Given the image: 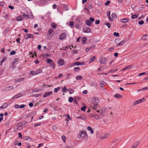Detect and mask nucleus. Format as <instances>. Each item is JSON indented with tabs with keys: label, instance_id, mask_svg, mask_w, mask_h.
I'll list each match as a JSON object with an SVG mask.
<instances>
[{
	"label": "nucleus",
	"instance_id": "f257e3e1",
	"mask_svg": "<svg viewBox=\"0 0 148 148\" xmlns=\"http://www.w3.org/2000/svg\"><path fill=\"white\" fill-rule=\"evenodd\" d=\"M78 138L79 139L84 138L85 140H87L88 139V136L86 132L82 131L79 133Z\"/></svg>",
	"mask_w": 148,
	"mask_h": 148
},
{
	"label": "nucleus",
	"instance_id": "f03ea898",
	"mask_svg": "<svg viewBox=\"0 0 148 148\" xmlns=\"http://www.w3.org/2000/svg\"><path fill=\"white\" fill-rule=\"evenodd\" d=\"M145 99L144 98L140 99L138 100H137L136 101L134 102H133V106H135L138 104H139L140 103H142L143 102L145 101Z\"/></svg>",
	"mask_w": 148,
	"mask_h": 148
},
{
	"label": "nucleus",
	"instance_id": "7ed1b4c3",
	"mask_svg": "<svg viewBox=\"0 0 148 148\" xmlns=\"http://www.w3.org/2000/svg\"><path fill=\"white\" fill-rule=\"evenodd\" d=\"M100 101V99L98 97H95L93 98L92 100V104H97L99 103Z\"/></svg>",
	"mask_w": 148,
	"mask_h": 148
},
{
	"label": "nucleus",
	"instance_id": "20e7f679",
	"mask_svg": "<svg viewBox=\"0 0 148 148\" xmlns=\"http://www.w3.org/2000/svg\"><path fill=\"white\" fill-rule=\"evenodd\" d=\"M34 36L33 34H26L24 35V38L26 40L29 38H33Z\"/></svg>",
	"mask_w": 148,
	"mask_h": 148
},
{
	"label": "nucleus",
	"instance_id": "39448f33",
	"mask_svg": "<svg viewBox=\"0 0 148 148\" xmlns=\"http://www.w3.org/2000/svg\"><path fill=\"white\" fill-rule=\"evenodd\" d=\"M52 91H50L49 92H45L43 95V97L45 98L48 96H49L51 95L52 94Z\"/></svg>",
	"mask_w": 148,
	"mask_h": 148
},
{
	"label": "nucleus",
	"instance_id": "423d86ee",
	"mask_svg": "<svg viewBox=\"0 0 148 148\" xmlns=\"http://www.w3.org/2000/svg\"><path fill=\"white\" fill-rule=\"evenodd\" d=\"M77 119L84 120L86 119L85 116L83 114H81L80 116L76 117Z\"/></svg>",
	"mask_w": 148,
	"mask_h": 148
},
{
	"label": "nucleus",
	"instance_id": "0eeeda50",
	"mask_svg": "<svg viewBox=\"0 0 148 148\" xmlns=\"http://www.w3.org/2000/svg\"><path fill=\"white\" fill-rule=\"evenodd\" d=\"M66 35L65 33H62L60 36V40H63L66 38Z\"/></svg>",
	"mask_w": 148,
	"mask_h": 148
},
{
	"label": "nucleus",
	"instance_id": "6e6552de",
	"mask_svg": "<svg viewBox=\"0 0 148 148\" xmlns=\"http://www.w3.org/2000/svg\"><path fill=\"white\" fill-rule=\"evenodd\" d=\"M90 31L91 29L90 28L86 27L83 29V32L84 33H89L90 32Z\"/></svg>",
	"mask_w": 148,
	"mask_h": 148
},
{
	"label": "nucleus",
	"instance_id": "1a4fd4ad",
	"mask_svg": "<svg viewBox=\"0 0 148 148\" xmlns=\"http://www.w3.org/2000/svg\"><path fill=\"white\" fill-rule=\"evenodd\" d=\"M64 61L62 59H60L57 62L58 64L60 66H62L64 64Z\"/></svg>",
	"mask_w": 148,
	"mask_h": 148
},
{
	"label": "nucleus",
	"instance_id": "9d476101",
	"mask_svg": "<svg viewBox=\"0 0 148 148\" xmlns=\"http://www.w3.org/2000/svg\"><path fill=\"white\" fill-rule=\"evenodd\" d=\"M43 72V71L41 69H39L34 71V74H33V75H35Z\"/></svg>",
	"mask_w": 148,
	"mask_h": 148
},
{
	"label": "nucleus",
	"instance_id": "9b49d317",
	"mask_svg": "<svg viewBox=\"0 0 148 148\" xmlns=\"http://www.w3.org/2000/svg\"><path fill=\"white\" fill-rule=\"evenodd\" d=\"M141 39L143 40H148V34H145L141 38Z\"/></svg>",
	"mask_w": 148,
	"mask_h": 148
},
{
	"label": "nucleus",
	"instance_id": "f8f14e48",
	"mask_svg": "<svg viewBox=\"0 0 148 148\" xmlns=\"http://www.w3.org/2000/svg\"><path fill=\"white\" fill-rule=\"evenodd\" d=\"M129 21V20L128 18H125L121 19L120 22L123 23H125Z\"/></svg>",
	"mask_w": 148,
	"mask_h": 148
},
{
	"label": "nucleus",
	"instance_id": "ddd939ff",
	"mask_svg": "<svg viewBox=\"0 0 148 148\" xmlns=\"http://www.w3.org/2000/svg\"><path fill=\"white\" fill-rule=\"evenodd\" d=\"M93 106H91V108L92 110H95L97 108L98 106V104H93Z\"/></svg>",
	"mask_w": 148,
	"mask_h": 148
},
{
	"label": "nucleus",
	"instance_id": "4468645a",
	"mask_svg": "<svg viewBox=\"0 0 148 148\" xmlns=\"http://www.w3.org/2000/svg\"><path fill=\"white\" fill-rule=\"evenodd\" d=\"M8 106V104L7 103H4L3 105L0 107V108L1 109H4L6 108Z\"/></svg>",
	"mask_w": 148,
	"mask_h": 148
},
{
	"label": "nucleus",
	"instance_id": "2eb2a0df",
	"mask_svg": "<svg viewBox=\"0 0 148 148\" xmlns=\"http://www.w3.org/2000/svg\"><path fill=\"white\" fill-rule=\"evenodd\" d=\"M125 41L124 40H123L121 41L119 43H118L116 45L117 46H120L121 45H122L123 44H124L125 43Z\"/></svg>",
	"mask_w": 148,
	"mask_h": 148
},
{
	"label": "nucleus",
	"instance_id": "dca6fc26",
	"mask_svg": "<svg viewBox=\"0 0 148 148\" xmlns=\"http://www.w3.org/2000/svg\"><path fill=\"white\" fill-rule=\"evenodd\" d=\"M107 109L105 108H102L101 110V112H100V114L101 115H103L105 112L106 111Z\"/></svg>",
	"mask_w": 148,
	"mask_h": 148
},
{
	"label": "nucleus",
	"instance_id": "f3484780",
	"mask_svg": "<svg viewBox=\"0 0 148 148\" xmlns=\"http://www.w3.org/2000/svg\"><path fill=\"white\" fill-rule=\"evenodd\" d=\"M85 23L89 26H90L92 24L91 21H90V20H89V19H87Z\"/></svg>",
	"mask_w": 148,
	"mask_h": 148
},
{
	"label": "nucleus",
	"instance_id": "a211bd4d",
	"mask_svg": "<svg viewBox=\"0 0 148 148\" xmlns=\"http://www.w3.org/2000/svg\"><path fill=\"white\" fill-rule=\"evenodd\" d=\"M25 95V94L24 92H20L17 94L18 98L23 96Z\"/></svg>",
	"mask_w": 148,
	"mask_h": 148
},
{
	"label": "nucleus",
	"instance_id": "6ab92c4d",
	"mask_svg": "<svg viewBox=\"0 0 148 148\" xmlns=\"http://www.w3.org/2000/svg\"><path fill=\"white\" fill-rule=\"evenodd\" d=\"M77 80H81L83 78V77L81 75H78L75 77Z\"/></svg>",
	"mask_w": 148,
	"mask_h": 148
},
{
	"label": "nucleus",
	"instance_id": "aec40b11",
	"mask_svg": "<svg viewBox=\"0 0 148 148\" xmlns=\"http://www.w3.org/2000/svg\"><path fill=\"white\" fill-rule=\"evenodd\" d=\"M14 88L12 86H11L8 87H6V90H12Z\"/></svg>",
	"mask_w": 148,
	"mask_h": 148
},
{
	"label": "nucleus",
	"instance_id": "412c9836",
	"mask_svg": "<svg viewBox=\"0 0 148 148\" xmlns=\"http://www.w3.org/2000/svg\"><path fill=\"white\" fill-rule=\"evenodd\" d=\"M14 145H17L19 146H21L22 144L21 142H18V141H16L14 142Z\"/></svg>",
	"mask_w": 148,
	"mask_h": 148
},
{
	"label": "nucleus",
	"instance_id": "4be33fe9",
	"mask_svg": "<svg viewBox=\"0 0 148 148\" xmlns=\"http://www.w3.org/2000/svg\"><path fill=\"white\" fill-rule=\"evenodd\" d=\"M87 129L88 130L90 131V133L91 134H93L94 133L93 130L92 129L90 126H88L87 127Z\"/></svg>",
	"mask_w": 148,
	"mask_h": 148
},
{
	"label": "nucleus",
	"instance_id": "5701e85b",
	"mask_svg": "<svg viewBox=\"0 0 148 148\" xmlns=\"http://www.w3.org/2000/svg\"><path fill=\"white\" fill-rule=\"evenodd\" d=\"M16 19L18 21H21L23 19V18L21 16H19L17 17Z\"/></svg>",
	"mask_w": 148,
	"mask_h": 148
},
{
	"label": "nucleus",
	"instance_id": "b1692460",
	"mask_svg": "<svg viewBox=\"0 0 148 148\" xmlns=\"http://www.w3.org/2000/svg\"><path fill=\"white\" fill-rule=\"evenodd\" d=\"M63 9L65 11H67L69 10V7L68 6L65 4H64L63 5Z\"/></svg>",
	"mask_w": 148,
	"mask_h": 148
},
{
	"label": "nucleus",
	"instance_id": "393cba45",
	"mask_svg": "<svg viewBox=\"0 0 148 148\" xmlns=\"http://www.w3.org/2000/svg\"><path fill=\"white\" fill-rule=\"evenodd\" d=\"M114 97L117 99L122 97V96L118 94H116L114 95Z\"/></svg>",
	"mask_w": 148,
	"mask_h": 148
},
{
	"label": "nucleus",
	"instance_id": "a878e982",
	"mask_svg": "<svg viewBox=\"0 0 148 148\" xmlns=\"http://www.w3.org/2000/svg\"><path fill=\"white\" fill-rule=\"evenodd\" d=\"M86 38L85 37H84L82 38L81 39V41L82 43H85L86 41Z\"/></svg>",
	"mask_w": 148,
	"mask_h": 148
},
{
	"label": "nucleus",
	"instance_id": "bb28decb",
	"mask_svg": "<svg viewBox=\"0 0 148 148\" xmlns=\"http://www.w3.org/2000/svg\"><path fill=\"white\" fill-rule=\"evenodd\" d=\"M110 134L109 133L106 134L104 135L102 137V138L103 139L105 138H107L108 137L110 136Z\"/></svg>",
	"mask_w": 148,
	"mask_h": 148
},
{
	"label": "nucleus",
	"instance_id": "cd10ccee",
	"mask_svg": "<svg viewBox=\"0 0 148 148\" xmlns=\"http://www.w3.org/2000/svg\"><path fill=\"white\" fill-rule=\"evenodd\" d=\"M96 58L95 56H93L89 60V62L90 63H91L93 62L95 59Z\"/></svg>",
	"mask_w": 148,
	"mask_h": 148
},
{
	"label": "nucleus",
	"instance_id": "c85d7f7f",
	"mask_svg": "<svg viewBox=\"0 0 148 148\" xmlns=\"http://www.w3.org/2000/svg\"><path fill=\"white\" fill-rule=\"evenodd\" d=\"M80 62H76L74 63H73L72 66H78L80 65Z\"/></svg>",
	"mask_w": 148,
	"mask_h": 148
},
{
	"label": "nucleus",
	"instance_id": "c756f323",
	"mask_svg": "<svg viewBox=\"0 0 148 148\" xmlns=\"http://www.w3.org/2000/svg\"><path fill=\"white\" fill-rule=\"evenodd\" d=\"M42 124V123L41 122L37 123H36L34 125V127H36L39 126L40 125Z\"/></svg>",
	"mask_w": 148,
	"mask_h": 148
},
{
	"label": "nucleus",
	"instance_id": "7c9ffc66",
	"mask_svg": "<svg viewBox=\"0 0 148 148\" xmlns=\"http://www.w3.org/2000/svg\"><path fill=\"white\" fill-rule=\"evenodd\" d=\"M39 91H40V89H38L35 88V89H33L32 90V92H33L34 93V92H39Z\"/></svg>",
	"mask_w": 148,
	"mask_h": 148
},
{
	"label": "nucleus",
	"instance_id": "2f4dec72",
	"mask_svg": "<svg viewBox=\"0 0 148 148\" xmlns=\"http://www.w3.org/2000/svg\"><path fill=\"white\" fill-rule=\"evenodd\" d=\"M27 14L29 17L30 18H32L33 16L32 13L31 12H28Z\"/></svg>",
	"mask_w": 148,
	"mask_h": 148
},
{
	"label": "nucleus",
	"instance_id": "473e14b6",
	"mask_svg": "<svg viewBox=\"0 0 148 148\" xmlns=\"http://www.w3.org/2000/svg\"><path fill=\"white\" fill-rule=\"evenodd\" d=\"M74 24V22L73 21H71L70 22L69 25L71 27V28H72L73 27V26Z\"/></svg>",
	"mask_w": 148,
	"mask_h": 148
},
{
	"label": "nucleus",
	"instance_id": "72a5a7b5",
	"mask_svg": "<svg viewBox=\"0 0 148 148\" xmlns=\"http://www.w3.org/2000/svg\"><path fill=\"white\" fill-rule=\"evenodd\" d=\"M106 84V82L103 81H102L100 85L101 87H103V86L105 85Z\"/></svg>",
	"mask_w": 148,
	"mask_h": 148
},
{
	"label": "nucleus",
	"instance_id": "f704fd0d",
	"mask_svg": "<svg viewBox=\"0 0 148 148\" xmlns=\"http://www.w3.org/2000/svg\"><path fill=\"white\" fill-rule=\"evenodd\" d=\"M60 88L59 87H58L56 88H55L54 89V92L56 93L57 92L58 90H60Z\"/></svg>",
	"mask_w": 148,
	"mask_h": 148
},
{
	"label": "nucleus",
	"instance_id": "c9c22d12",
	"mask_svg": "<svg viewBox=\"0 0 148 148\" xmlns=\"http://www.w3.org/2000/svg\"><path fill=\"white\" fill-rule=\"evenodd\" d=\"M23 16L25 19L28 18H29L27 14H25L24 13H23Z\"/></svg>",
	"mask_w": 148,
	"mask_h": 148
},
{
	"label": "nucleus",
	"instance_id": "e433bc0d",
	"mask_svg": "<svg viewBox=\"0 0 148 148\" xmlns=\"http://www.w3.org/2000/svg\"><path fill=\"white\" fill-rule=\"evenodd\" d=\"M131 65H129L128 66H126V67H125V68H124V69H122V70L123 71H124V70H126L127 69H129L131 67Z\"/></svg>",
	"mask_w": 148,
	"mask_h": 148
},
{
	"label": "nucleus",
	"instance_id": "4c0bfd02",
	"mask_svg": "<svg viewBox=\"0 0 148 148\" xmlns=\"http://www.w3.org/2000/svg\"><path fill=\"white\" fill-rule=\"evenodd\" d=\"M25 79L24 78H22L17 79V81L18 82H20L22 81H23Z\"/></svg>",
	"mask_w": 148,
	"mask_h": 148
},
{
	"label": "nucleus",
	"instance_id": "58836bf2",
	"mask_svg": "<svg viewBox=\"0 0 148 148\" xmlns=\"http://www.w3.org/2000/svg\"><path fill=\"white\" fill-rule=\"evenodd\" d=\"M105 24L106 26H107L108 28H110L111 26V24L108 22L106 23H105Z\"/></svg>",
	"mask_w": 148,
	"mask_h": 148
},
{
	"label": "nucleus",
	"instance_id": "ea45409f",
	"mask_svg": "<svg viewBox=\"0 0 148 148\" xmlns=\"http://www.w3.org/2000/svg\"><path fill=\"white\" fill-rule=\"evenodd\" d=\"M73 101V98L72 97H69L68 101L70 103H71Z\"/></svg>",
	"mask_w": 148,
	"mask_h": 148
},
{
	"label": "nucleus",
	"instance_id": "a19ab883",
	"mask_svg": "<svg viewBox=\"0 0 148 148\" xmlns=\"http://www.w3.org/2000/svg\"><path fill=\"white\" fill-rule=\"evenodd\" d=\"M61 138L62 139L64 142V143L66 141V137L64 136H62Z\"/></svg>",
	"mask_w": 148,
	"mask_h": 148
},
{
	"label": "nucleus",
	"instance_id": "79ce46f5",
	"mask_svg": "<svg viewBox=\"0 0 148 148\" xmlns=\"http://www.w3.org/2000/svg\"><path fill=\"white\" fill-rule=\"evenodd\" d=\"M114 36L116 37H118L119 36V34L118 32H114Z\"/></svg>",
	"mask_w": 148,
	"mask_h": 148
},
{
	"label": "nucleus",
	"instance_id": "37998d69",
	"mask_svg": "<svg viewBox=\"0 0 148 148\" xmlns=\"http://www.w3.org/2000/svg\"><path fill=\"white\" fill-rule=\"evenodd\" d=\"M47 63L48 64H49L50 63L52 62H53V60L50 59H47Z\"/></svg>",
	"mask_w": 148,
	"mask_h": 148
},
{
	"label": "nucleus",
	"instance_id": "c03bdc74",
	"mask_svg": "<svg viewBox=\"0 0 148 148\" xmlns=\"http://www.w3.org/2000/svg\"><path fill=\"white\" fill-rule=\"evenodd\" d=\"M86 107V106H84L81 108V110L82 111L85 112V111Z\"/></svg>",
	"mask_w": 148,
	"mask_h": 148
},
{
	"label": "nucleus",
	"instance_id": "a18cd8bd",
	"mask_svg": "<svg viewBox=\"0 0 148 148\" xmlns=\"http://www.w3.org/2000/svg\"><path fill=\"white\" fill-rule=\"evenodd\" d=\"M68 90L65 86H64L62 88V91L63 92H64L66 90Z\"/></svg>",
	"mask_w": 148,
	"mask_h": 148
},
{
	"label": "nucleus",
	"instance_id": "49530a36",
	"mask_svg": "<svg viewBox=\"0 0 148 148\" xmlns=\"http://www.w3.org/2000/svg\"><path fill=\"white\" fill-rule=\"evenodd\" d=\"M68 49V47H63L62 48H60V50H63L64 51H66Z\"/></svg>",
	"mask_w": 148,
	"mask_h": 148
},
{
	"label": "nucleus",
	"instance_id": "de8ad7c7",
	"mask_svg": "<svg viewBox=\"0 0 148 148\" xmlns=\"http://www.w3.org/2000/svg\"><path fill=\"white\" fill-rule=\"evenodd\" d=\"M51 26L54 28H56V24L54 23H52L51 24Z\"/></svg>",
	"mask_w": 148,
	"mask_h": 148
},
{
	"label": "nucleus",
	"instance_id": "09e8293b",
	"mask_svg": "<svg viewBox=\"0 0 148 148\" xmlns=\"http://www.w3.org/2000/svg\"><path fill=\"white\" fill-rule=\"evenodd\" d=\"M16 53V52L14 51H12L10 53V55H14Z\"/></svg>",
	"mask_w": 148,
	"mask_h": 148
},
{
	"label": "nucleus",
	"instance_id": "8fccbe9b",
	"mask_svg": "<svg viewBox=\"0 0 148 148\" xmlns=\"http://www.w3.org/2000/svg\"><path fill=\"white\" fill-rule=\"evenodd\" d=\"M80 69V68L79 67H76L74 69V70L75 71H78V70H79Z\"/></svg>",
	"mask_w": 148,
	"mask_h": 148
},
{
	"label": "nucleus",
	"instance_id": "3c124183",
	"mask_svg": "<svg viewBox=\"0 0 148 148\" xmlns=\"http://www.w3.org/2000/svg\"><path fill=\"white\" fill-rule=\"evenodd\" d=\"M53 30L52 29H50L49 30V34H52V32H53Z\"/></svg>",
	"mask_w": 148,
	"mask_h": 148
},
{
	"label": "nucleus",
	"instance_id": "603ef678",
	"mask_svg": "<svg viewBox=\"0 0 148 148\" xmlns=\"http://www.w3.org/2000/svg\"><path fill=\"white\" fill-rule=\"evenodd\" d=\"M112 16L113 18H116V15L115 13H112L111 15Z\"/></svg>",
	"mask_w": 148,
	"mask_h": 148
},
{
	"label": "nucleus",
	"instance_id": "864d4df0",
	"mask_svg": "<svg viewBox=\"0 0 148 148\" xmlns=\"http://www.w3.org/2000/svg\"><path fill=\"white\" fill-rule=\"evenodd\" d=\"M138 24L140 25H142L144 23V22L143 20H141L138 21Z\"/></svg>",
	"mask_w": 148,
	"mask_h": 148
},
{
	"label": "nucleus",
	"instance_id": "5fc2aeb1",
	"mask_svg": "<svg viewBox=\"0 0 148 148\" xmlns=\"http://www.w3.org/2000/svg\"><path fill=\"white\" fill-rule=\"evenodd\" d=\"M69 92L70 94H72L74 92V90L73 89H70L69 91Z\"/></svg>",
	"mask_w": 148,
	"mask_h": 148
},
{
	"label": "nucleus",
	"instance_id": "6e6d98bb",
	"mask_svg": "<svg viewBox=\"0 0 148 148\" xmlns=\"http://www.w3.org/2000/svg\"><path fill=\"white\" fill-rule=\"evenodd\" d=\"M25 105L22 104L21 105H19V108H24L25 107Z\"/></svg>",
	"mask_w": 148,
	"mask_h": 148
},
{
	"label": "nucleus",
	"instance_id": "4d7b16f0",
	"mask_svg": "<svg viewBox=\"0 0 148 148\" xmlns=\"http://www.w3.org/2000/svg\"><path fill=\"white\" fill-rule=\"evenodd\" d=\"M110 3V1H107L105 3V5L106 6H108Z\"/></svg>",
	"mask_w": 148,
	"mask_h": 148
},
{
	"label": "nucleus",
	"instance_id": "13d9d810",
	"mask_svg": "<svg viewBox=\"0 0 148 148\" xmlns=\"http://www.w3.org/2000/svg\"><path fill=\"white\" fill-rule=\"evenodd\" d=\"M6 59V58H5V57H4L3 58L2 60L0 62V64H1L3 63V62Z\"/></svg>",
	"mask_w": 148,
	"mask_h": 148
},
{
	"label": "nucleus",
	"instance_id": "bf43d9fd",
	"mask_svg": "<svg viewBox=\"0 0 148 148\" xmlns=\"http://www.w3.org/2000/svg\"><path fill=\"white\" fill-rule=\"evenodd\" d=\"M131 17L132 18H137V16L136 14H133L131 16Z\"/></svg>",
	"mask_w": 148,
	"mask_h": 148
},
{
	"label": "nucleus",
	"instance_id": "052dcab7",
	"mask_svg": "<svg viewBox=\"0 0 148 148\" xmlns=\"http://www.w3.org/2000/svg\"><path fill=\"white\" fill-rule=\"evenodd\" d=\"M42 95L41 94H35L34 95V96L35 97H38L39 96H41Z\"/></svg>",
	"mask_w": 148,
	"mask_h": 148
},
{
	"label": "nucleus",
	"instance_id": "680f3d73",
	"mask_svg": "<svg viewBox=\"0 0 148 148\" xmlns=\"http://www.w3.org/2000/svg\"><path fill=\"white\" fill-rule=\"evenodd\" d=\"M89 20H90V21H91V23H92V22H93L94 21L95 19L94 18L90 17V19H89Z\"/></svg>",
	"mask_w": 148,
	"mask_h": 148
},
{
	"label": "nucleus",
	"instance_id": "e2e57ef3",
	"mask_svg": "<svg viewBox=\"0 0 148 148\" xmlns=\"http://www.w3.org/2000/svg\"><path fill=\"white\" fill-rule=\"evenodd\" d=\"M94 117H95V119H98L100 118L99 116L97 115H95L94 116Z\"/></svg>",
	"mask_w": 148,
	"mask_h": 148
},
{
	"label": "nucleus",
	"instance_id": "0e129e2a",
	"mask_svg": "<svg viewBox=\"0 0 148 148\" xmlns=\"http://www.w3.org/2000/svg\"><path fill=\"white\" fill-rule=\"evenodd\" d=\"M139 141H136L135 143H134V145L136 147L138 145V144L139 143Z\"/></svg>",
	"mask_w": 148,
	"mask_h": 148
},
{
	"label": "nucleus",
	"instance_id": "69168bd1",
	"mask_svg": "<svg viewBox=\"0 0 148 148\" xmlns=\"http://www.w3.org/2000/svg\"><path fill=\"white\" fill-rule=\"evenodd\" d=\"M4 5V2L3 1L0 2V5L1 6H3Z\"/></svg>",
	"mask_w": 148,
	"mask_h": 148
},
{
	"label": "nucleus",
	"instance_id": "338daca9",
	"mask_svg": "<svg viewBox=\"0 0 148 148\" xmlns=\"http://www.w3.org/2000/svg\"><path fill=\"white\" fill-rule=\"evenodd\" d=\"M147 89H148V86L144 87L142 89V90H144Z\"/></svg>",
	"mask_w": 148,
	"mask_h": 148
},
{
	"label": "nucleus",
	"instance_id": "774afa93",
	"mask_svg": "<svg viewBox=\"0 0 148 148\" xmlns=\"http://www.w3.org/2000/svg\"><path fill=\"white\" fill-rule=\"evenodd\" d=\"M26 146L27 148H30L31 147V145L29 143H27L26 144Z\"/></svg>",
	"mask_w": 148,
	"mask_h": 148
}]
</instances>
